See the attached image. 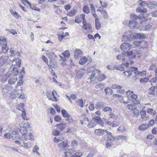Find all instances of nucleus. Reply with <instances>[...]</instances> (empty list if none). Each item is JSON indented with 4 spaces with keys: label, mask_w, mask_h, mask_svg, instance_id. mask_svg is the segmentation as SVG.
<instances>
[{
    "label": "nucleus",
    "mask_w": 157,
    "mask_h": 157,
    "mask_svg": "<svg viewBox=\"0 0 157 157\" xmlns=\"http://www.w3.org/2000/svg\"><path fill=\"white\" fill-rule=\"evenodd\" d=\"M20 67V60H17L13 61V64L12 65L11 68H13V73L11 74L10 72H7L4 76L2 77L1 81L2 82H5L9 78L8 81L9 83L10 84H13L17 80V78L16 76L18 74V68Z\"/></svg>",
    "instance_id": "obj_1"
},
{
    "label": "nucleus",
    "mask_w": 157,
    "mask_h": 157,
    "mask_svg": "<svg viewBox=\"0 0 157 157\" xmlns=\"http://www.w3.org/2000/svg\"><path fill=\"white\" fill-rule=\"evenodd\" d=\"M19 95L20 96L18 98L22 99L25 98V95L24 93L22 92V90L21 88V90H18L15 89L10 93L9 97L10 99H13L16 98Z\"/></svg>",
    "instance_id": "obj_2"
},
{
    "label": "nucleus",
    "mask_w": 157,
    "mask_h": 157,
    "mask_svg": "<svg viewBox=\"0 0 157 157\" xmlns=\"http://www.w3.org/2000/svg\"><path fill=\"white\" fill-rule=\"evenodd\" d=\"M125 56H130L131 59L135 58L137 56L138 58H140L142 56L141 52L137 49H134L129 51H127L124 53Z\"/></svg>",
    "instance_id": "obj_3"
},
{
    "label": "nucleus",
    "mask_w": 157,
    "mask_h": 157,
    "mask_svg": "<svg viewBox=\"0 0 157 157\" xmlns=\"http://www.w3.org/2000/svg\"><path fill=\"white\" fill-rule=\"evenodd\" d=\"M133 34L130 31H126L123 35L122 41L124 42H130L133 40Z\"/></svg>",
    "instance_id": "obj_4"
},
{
    "label": "nucleus",
    "mask_w": 157,
    "mask_h": 157,
    "mask_svg": "<svg viewBox=\"0 0 157 157\" xmlns=\"http://www.w3.org/2000/svg\"><path fill=\"white\" fill-rule=\"evenodd\" d=\"M21 138L22 142L23 144V145H21L22 147H23L25 149H28L31 147V145L30 144V143H29L28 141V140H30L29 138L27 136H22Z\"/></svg>",
    "instance_id": "obj_5"
},
{
    "label": "nucleus",
    "mask_w": 157,
    "mask_h": 157,
    "mask_svg": "<svg viewBox=\"0 0 157 157\" xmlns=\"http://www.w3.org/2000/svg\"><path fill=\"white\" fill-rule=\"evenodd\" d=\"M18 131L19 130L18 129L15 128L11 129L9 132H7L5 134L4 137L6 138H12L13 137V134H17Z\"/></svg>",
    "instance_id": "obj_6"
},
{
    "label": "nucleus",
    "mask_w": 157,
    "mask_h": 157,
    "mask_svg": "<svg viewBox=\"0 0 157 157\" xmlns=\"http://www.w3.org/2000/svg\"><path fill=\"white\" fill-rule=\"evenodd\" d=\"M68 141L65 140L57 144L58 147L61 151H65L69 147Z\"/></svg>",
    "instance_id": "obj_7"
},
{
    "label": "nucleus",
    "mask_w": 157,
    "mask_h": 157,
    "mask_svg": "<svg viewBox=\"0 0 157 157\" xmlns=\"http://www.w3.org/2000/svg\"><path fill=\"white\" fill-rule=\"evenodd\" d=\"M99 70H96L93 71L88 80H90V82H93L97 79V77L98 75Z\"/></svg>",
    "instance_id": "obj_8"
},
{
    "label": "nucleus",
    "mask_w": 157,
    "mask_h": 157,
    "mask_svg": "<svg viewBox=\"0 0 157 157\" xmlns=\"http://www.w3.org/2000/svg\"><path fill=\"white\" fill-rule=\"evenodd\" d=\"M56 95H57L56 92L55 90H53L52 92V94L48 93L47 96L48 99L55 102L58 101L56 96Z\"/></svg>",
    "instance_id": "obj_9"
},
{
    "label": "nucleus",
    "mask_w": 157,
    "mask_h": 157,
    "mask_svg": "<svg viewBox=\"0 0 157 157\" xmlns=\"http://www.w3.org/2000/svg\"><path fill=\"white\" fill-rule=\"evenodd\" d=\"M10 56L12 57H13L14 59H13L12 64L13 61H16L17 60H20V63H21V60L18 58V56L19 55V54L17 52H14L13 50L10 49Z\"/></svg>",
    "instance_id": "obj_10"
},
{
    "label": "nucleus",
    "mask_w": 157,
    "mask_h": 157,
    "mask_svg": "<svg viewBox=\"0 0 157 157\" xmlns=\"http://www.w3.org/2000/svg\"><path fill=\"white\" fill-rule=\"evenodd\" d=\"M9 61V57L7 56H2L0 57V67L4 64H7Z\"/></svg>",
    "instance_id": "obj_11"
},
{
    "label": "nucleus",
    "mask_w": 157,
    "mask_h": 157,
    "mask_svg": "<svg viewBox=\"0 0 157 157\" xmlns=\"http://www.w3.org/2000/svg\"><path fill=\"white\" fill-rule=\"evenodd\" d=\"M82 51L79 49H76L74 52V57L76 59H78L81 56L83 55Z\"/></svg>",
    "instance_id": "obj_12"
},
{
    "label": "nucleus",
    "mask_w": 157,
    "mask_h": 157,
    "mask_svg": "<svg viewBox=\"0 0 157 157\" xmlns=\"http://www.w3.org/2000/svg\"><path fill=\"white\" fill-rule=\"evenodd\" d=\"M132 45L129 43H123L120 46L121 49L124 52L129 50L131 48Z\"/></svg>",
    "instance_id": "obj_13"
},
{
    "label": "nucleus",
    "mask_w": 157,
    "mask_h": 157,
    "mask_svg": "<svg viewBox=\"0 0 157 157\" xmlns=\"http://www.w3.org/2000/svg\"><path fill=\"white\" fill-rule=\"evenodd\" d=\"M153 24L151 23L150 24L147 23H144L141 25V29L143 30H149L152 27Z\"/></svg>",
    "instance_id": "obj_14"
},
{
    "label": "nucleus",
    "mask_w": 157,
    "mask_h": 157,
    "mask_svg": "<svg viewBox=\"0 0 157 157\" xmlns=\"http://www.w3.org/2000/svg\"><path fill=\"white\" fill-rule=\"evenodd\" d=\"M82 25H83L82 27V29L87 30V32L91 31V25L90 24L86 21L85 22H82ZM87 33V32L85 33V34L86 35Z\"/></svg>",
    "instance_id": "obj_15"
},
{
    "label": "nucleus",
    "mask_w": 157,
    "mask_h": 157,
    "mask_svg": "<svg viewBox=\"0 0 157 157\" xmlns=\"http://www.w3.org/2000/svg\"><path fill=\"white\" fill-rule=\"evenodd\" d=\"M137 70V68L136 67H132L130 68L128 70L124 71L123 72V74L125 76L129 77L130 76L133 71H135Z\"/></svg>",
    "instance_id": "obj_16"
},
{
    "label": "nucleus",
    "mask_w": 157,
    "mask_h": 157,
    "mask_svg": "<svg viewBox=\"0 0 157 157\" xmlns=\"http://www.w3.org/2000/svg\"><path fill=\"white\" fill-rule=\"evenodd\" d=\"M97 11H99L103 15V18L104 19H107L108 18V14L106 10L102 9L101 7L99 9L97 10Z\"/></svg>",
    "instance_id": "obj_17"
},
{
    "label": "nucleus",
    "mask_w": 157,
    "mask_h": 157,
    "mask_svg": "<svg viewBox=\"0 0 157 157\" xmlns=\"http://www.w3.org/2000/svg\"><path fill=\"white\" fill-rule=\"evenodd\" d=\"M20 126V131L22 133L23 136H25L27 134V131L26 127L23 125L22 123H20L19 124Z\"/></svg>",
    "instance_id": "obj_18"
},
{
    "label": "nucleus",
    "mask_w": 157,
    "mask_h": 157,
    "mask_svg": "<svg viewBox=\"0 0 157 157\" xmlns=\"http://www.w3.org/2000/svg\"><path fill=\"white\" fill-rule=\"evenodd\" d=\"M75 152V148H72L69 149L67 151L65 152V156L66 157L71 156V155Z\"/></svg>",
    "instance_id": "obj_19"
},
{
    "label": "nucleus",
    "mask_w": 157,
    "mask_h": 157,
    "mask_svg": "<svg viewBox=\"0 0 157 157\" xmlns=\"http://www.w3.org/2000/svg\"><path fill=\"white\" fill-rule=\"evenodd\" d=\"M85 69L84 68H82L80 69L77 72L76 74V76L78 78H81L84 75L85 73Z\"/></svg>",
    "instance_id": "obj_20"
},
{
    "label": "nucleus",
    "mask_w": 157,
    "mask_h": 157,
    "mask_svg": "<svg viewBox=\"0 0 157 157\" xmlns=\"http://www.w3.org/2000/svg\"><path fill=\"white\" fill-rule=\"evenodd\" d=\"M138 22L134 20L130 21L129 23V26L130 28L133 29L137 27Z\"/></svg>",
    "instance_id": "obj_21"
},
{
    "label": "nucleus",
    "mask_w": 157,
    "mask_h": 157,
    "mask_svg": "<svg viewBox=\"0 0 157 157\" xmlns=\"http://www.w3.org/2000/svg\"><path fill=\"white\" fill-rule=\"evenodd\" d=\"M3 91L5 93H7L12 89V86H9L8 85H5L2 86Z\"/></svg>",
    "instance_id": "obj_22"
},
{
    "label": "nucleus",
    "mask_w": 157,
    "mask_h": 157,
    "mask_svg": "<svg viewBox=\"0 0 157 157\" xmlns=\"http://www.w3.org/2000/svg\"><path fill=\"white\" fill-rule=\"evenodd\" d=\"M94 133L97 136H102L104 134L105 130L101 129H96L94 131Z\"/></svg>",
    "instance_id": "obj_23"
},
{
    "label": "nucleus",
    "mask_w": 157,
    "mask_h": 157,
    "mask_svg": "<svg viewBox=\"0 0 157 157\" xmlns=\"http://www.w3.org/2000/svg\"><path fill=\"white\" fill-rule=\"evenodd\" d=\"M57 128L59 129L60 131L63 130L66 127L67 125L66 123H60L56 125Z\"/></svg>",
    "instance_id": "obj_24"
},
{
    "label": "nucleus",
    "mask_w": 157,
    "mask_h": 157,
    "mask_svg": "<svg viewBox=\"0 0 157 157\" xmlns=\"http://www.w3.org/2000/svg\"><path fill=\"white\" fill-rule=\"evenodd\" d=\"M144 35L143 33H136L135 34H133L132 37L133 39L134 38L136 39H139L141 38H144Z\"/></svg>",
    "instance_id": "obj_25"
},
{
    "label": "nucleus",
    "mask_w": 157,
    "mask_h": 157,
    "mask_svg": "<svg viewBox=\"0 0 157 157\" xmlns=\"http://www.w3.org/2000/svg\"><path fill=\"white\" fill-rule=\"evenodd\" d=\"M157 7V2H155L153 1L148 3L147 7L150 9L155 8Z\"/></svg>",
    "instance_id": "obj_26"
},
{
    "label": "nucleus",
    "mask_w": 157,
    "mask_h": 157,
    "mask_svg": "<svg viewBox=\"0 0 157 157\" xmlns=\"http://www.w3.org/2000/svg\"><path fill=\"white\" fill-rule=\"evenodd\" d=\"M148 46L147 43L145 41H140L139 48H147Z\"/></svg>",
    "instance_id": "obj_27"
},
{
    "label": "nucleus",
    "mask_w": 157,
    "mask_h": 157,
    "mask_svg": "<svg viewBox=\"0 0 157 157\" xmlns=\"http://www.w3.org/2000/svg\"><path fill=\"white\" fill-rule=\"evenodd\" d=\"M88 60V59L87 57L86 56H84L80 59L79 63L80 65H83L87 62Z\"/></svg>",
    "instance_id": "obj_28"
},
{
    "label": "nucleus",
    "mask_w": 157,
    "mask_h": 157,
    "mask_svg": "<svg viewBox=\"0 0 157 157\" xmlns=\"http://www.w3.org/2000/svg\"><path fill=\"white\" fill-rule=\"evenodd\" d=\"M98 75L97 77V80L101 81L104 80L106 78L104 74L101 73L100 71H99Z\"/></svg>",
    "instance_id": "obj_29"
},
{
    "label": "nucleus",
    "mask_w": 157,
    "mask_h": 157,
    "mask_svg": "<svg viewBox=\"0 0 157 157\" xmlns=\"http://www.w3.org/2000/svg\"><path fill=\"white\" fill-rule=\"evenodd\" d=\"M105 107V103L103 102H98L95 105V108L97 109L103 108Z\"/></svg>",
    "instance_id": "obj_30"
},
{
    "label": "nucleus",
    "mask_w": 157,
    "mask_h": 157,
    "mask_svg": "<svg viewBox=\"0 0 157 157\" xmlns=\"http://www.w3.org/2000/svg\"><path fill=\"white\" fill-rule=\"evenodd\" d=\"M132 100L133 101L135 102L136 104H138L140 101L137 100V96L135 94H132L130 96Z\"/></svg>",
    "instance_id": "obj_31"
},
{
    "label": "nucleus",
    "mask_w": 157,
    "mask_h": 157,
    "mask_svg": "<svg viewBox=\"0 0 157 157\" xmlns=\"http://www.w3.org/2000/svg\"><path fill=\"white\" fill-rule=\"evenodd\" d=\"M95 22L96 29L97 30H99L101 27V25L99 19L98 18H96L95 20Z\"/></svg>",
    "instance_id": "obj_32"
},
{
    "label": "nucleus",
    "mask_w": 157,
    "mask_h": 157,
    "mask_svg": "<svg viewBox=\"0 0 157 157\" xmlns=\"http://www.w3.org/2000/svg\"><path fill=\"white\" fill-rule=\"evenodd\" d=\"M109 119H111L112 120H117L118 118L117 115L112 112L109 113Z\"/></svg>",
    "instance_id": "obj_33"
},
{
    "label": "nucleus",
    "mask_w": 157,
    "mask_h": 157,
    "mask_svg": "<svg viewBox=\"0 0 157 157\" xmlns=\"http://www.w3.org/2000/svg\"><path fill=\"white\" fill-rule=\"evenodd\" d=\"M77 13V11L74 9L68 12L67 15L69 17H72L74 16Z\"/></svg>",
    "instance_id": "obj_34"
},
{
    "label": "nucleus",
    "mask_w": 157,
    "mask_h": 157,
    "mask_svg": "<svg viewBox=\"0 0 157 157\" xmlns=\"http://www.w3.org/2000/svg\"><path fill=\"white\" fill-rule=\"evenodd\" d=\"M125 56L124 53H122L121 54L117 55L116 58L118 60H124L125 59Z\"/></svg>",
    "instance_id": "obj_35"
},
{
    "label": "nucleus",
    "mask_w": 157,
    "mask_h": 157,
    "mask_svg": "<svg viewBox=\"0 0 157 157\" xmlns=\"http://www.w3.org/2000/svg\"><path fill=\"white\" fill-rule=\"evenodd\" d=\"M93 119L97 123L99 124H101L102 123V120L99 117L95 116L93 118Z\"/></svg>",
    "instance_id": "obj_36"
},
{
    "label": "nucleus",
    "mask_w": 157,
    "mask_h": 157,
    "mask_svg": "<svg viewBox=\"0 0 157 157\" xmlns=\"http://www.w3.org/2000/svg\"><path fill=\"white\" fill-rule=\"evenodd\" d=\"M148 128L147 124H144L140 125L139 128V129L141 131H144Z\"/></svg>",
    "instance_id": "obj_37"
},
{
    "label": "nucleus",
    "mask_w": 157,
    "mask_h": 157,
    "mask_svg": "<svg viewBox=\"0 0 157 157\" xmlns=\"http://www.w3.org/2000/svg\"><path fill=\"white\" fill-rule=\"evenodd\" d=\"M147 113L148 114H151L153 115H155L156 114V112L155 110H154L152 108H148L147 110Z\"/></svg>",
    "instance_id": "obj_38"
},
{
    "label": "nucleus",
    "mask_w": 157,
    "mask_h": 157,
    "mask_svg": "<svg viewBox=\"0 0 157 157\" xmlns=\"http://www.w3.org/2000/svg\"><path fill=\"white\" fill-rule=\"evenodd\" d=\"M113 70H120L121 71H124V68L121 66H118L117 65H114L113 67Z\"/></svg>",
    "instance_id": "obj_39"
},
{
    "label": "nucleus",
    "mask_w": 157,
    "mask_h": 157,
    "mask_svg": "<svg viewBox=\"0 0 157 157\" xmlns=\"http://www.w3.org/2000/svg\"><path fill=\"white\" fill-rule=\"evenodd\" d=\"M146 9L144 8L143 7H139L136 9L137 12H139L140 13H144L147 11Z\"/></svg>",
    "instance_id": "obj_40"
},
{
    "label": "nucleus",
    "mask_w": 157,
    "mask_h": 157,
    "mask_svg": "<svg viewBox=\"0 0 157 157\" xmlns=\"http://www.w3.org/2000/svg\"><path fill=\"white\" fill-rule=\"evenodd\" d=\"M10 11L11 14L16 18L18 19L20 17V15L16 11L12 10H10Z\"/></svg>",
    "instance_id": "obj_41"
},
{
    "label": "nucleus",
    "mask_w": 157,
    "mask_h": 157,
    "mask_svg": "<svg viewBox=\"0 0 157 157\" xmlns=\"http://www.w3.org/2000/svg\"><path fill=\"white\" fill-rule=\"evenodd\" d=\"M64 139V138L63 137H55L53 139V141L55 143H57L60 141L63 140Z\"/></svg>",
    "instance_id": "obj_42"
},
{
    "label": "nucleus",
    "mask_w": 157,
    "mask_h": 157,
    "mask_svg": "<svg viewBox=\"0 0 157 157\" xmlns=\"http://www.w3.org/2000/svg\"><path fill=\"white\" fill-rule=\"evenodd\" d=\"M127 108L129 110H133L135 109H136V106L132 104H129L127 105Z\"/></svg>",
    "instance_id": "obj_43"
},
{
    "label": "nucleus",
    "mask_w": 157,
    "mask_h": 157,
    "mask_svg": "<svg viewBox=\"0 0 157 157\" xmlns=\"http://www.w3.org/2000/svg\"><path fill=\"white\" fill-rule=\"evenodd\" d=\"M2 51L3 52L6 53L8 51L9 48L8 47L7 45V44H3L2 46Z\"/></svg>",
    "instance_id": "obj_44"
},
{
    "label": "nucleus",
    "mask_w": 157,
    "mask_h": 157,
    "mask_svg": "<svg viewBox=\"0 0 157 157\" xmlns=\"http://www.w3.org/2000/svg\"><path fill=\"white\" fill-rule=\"evenodd\" d=\"M62 55L65 57L68 58L70 56V54L69 51L68 50L65 51L64 52L62 53Z\"/></svg>",
    "instance_id": "obj_45"
},
{
    "label": "nucleus",
    "mask_w": 157,
    "mask_h": 157,
    "mask_svg": "<svg viewBox=\"0 0 157 157\" xmlns=\"http://www.w3.org/2000/svg\"><path fill=\"white\" fill-rule=\"evenodd\" d=\"M94 122L92 120L90 121L87 125L88 128H91L94 127L95 124L94 123Z\"/></svg>",
    "instance_id": "obj_46"
},
{
    "label": "nucleus",
    "mask_w": 157,
    "mask_h": 157,
    "mask_svg": "<svg viewBox=\"0 0 157 157\" xmlns=\"http://www.w3.org/2000/svg\"><path fill=\"white\" fill-rule=\"evenodd\" d=\"M132 111H133V117L137 118L139 115V110L137 109H135Z\"/></svg>",
    "instance_id": "obj_47"
},
{
    "label": "nucleus",
    "mask_w": 157,
    "mask_h": 157,
    "mask_svg": "<svg viewBox=\"0 0 157 157\" xmlns=\"http://www.w3.org/2000/svg\"><path fill=\"white\" fill-rule=\"evenodd\" d=\"M7 44L6 40V38H0V46H2L3 44Z\"/></svg>",
    "instance_id": "obj_48"
},
{
    "label": "nucleus",
    "mask_w": 157,
    "mask_h": 157,
    "mask_svg": "<svg viewBox=\"0 0 157 157\" xmlns=\"http://www.w3.org/2000/svg\"><path fill=\"white\" fill-rule=\"evenodd\" d=\"M39 149V148L38 146L37 145L35 146L33 148V152L35 153L38 155H40V153L38 152V150Z\"/></svg>",
    "instance_id": "obj_49"
},
{
    "label": "nucleus",
    "mask_w": 157,
    "mask_h": 157,
    "mask_svg": "<svg viewBox=\"0 0 157 157\" xmlns=\"http://www.w3.org/2000/svg\"><path fill=\"white\" fill-rule=\"evenodd\" d=\"M78 142L75 140H73L71 143L70 144V146L71 147H75L78 146Z\"/></svg>",
    "instance_id": "obj_50"
},
{
    "label": "nucleus",
    "mask_w": 157,
    "mask_h": 157,
    "mask_svg": "<svg viewBox=\"0 0 157 157\" xmlns=\"http://www.w3.org/2000/svg\"><path fill=\"white\" fill-rule=\"evenodd\" d=\"M61 113L63 117L65 118H67L69 116L67 112L65 109L62 110Z\"/></svg>",
    "instance_id": "obj_51"
},
{
    "label": "nucleus",
    "mask_w": 157,
    "mask_h": 157,
    "mask_svg": "<svg viewBox=\"0 0 157 157\" xmlns=\"http://www.w3.org/2000/svg\"><path fill=\"white\" fill-rule=\"evenodd\" d=\"M105 91L106 94H111L113 92V90L111 89L109 87L106 88L105 89Z\"/></svg>",
    "instance_id": "obj_52"
},
{
    "label": "nucleus",
    "mask_w": 157,
    "mask_h": 157,
    "mask_svg": "<svg viewBox=\"0 0 157 157\" xmlns=\"http://www.w3.org/2000/svg\"><path fill=\"white\" fill-rule=\"evenodd\" d=\"M77 104L80 106L81 107L83 106V102L82 99H79L77 101Z\"/></svg>",
    "instance_id": "obj_53"
},
{
    "label": "nucleus",
    "mask_w": 157,
    "mask_h": 157,
    "mask_svg": "<svg viewBox=\"0 0 157 157\" xmlns=\"http://www.w3.org/2000/svg\"><path fill=\"white\" fill-rule=\"evenodd\" d=\"M83 12L86 13L88 14L90 12V9L87 6H84L83 9Z\"/></svg>",
    "instance_id": "obj_54"
},
{
    "label": "nucleus",
    "mask_w": 157,
    "mask_h": 157,
    "mask_svg": "<svg viewBox=\"0 0 157 157\" xmlns=\"http://www.w3.org/2000/svg\"><path fill=\"white\" fill-rule=\"evenodd\" d=\"M140 23L141 25L143 24L144 22L147 21V19L145 17H141L140 18Z\"/></svg>",
    "instance_id": "obj_55"
},
{
    "label": "nucleus",
    "mask_w": 157,
    "mask_h": 157,
    "mask_svg": "<svg viewBox=\"0 0 157 157\" xmlns=\"http://www.w3.org/2000/svg\"><path fill=\"white\" fill-rule=\"evenodd\" d=\"M82 155L81 152L75 153L74 154L72 155L71 157H80Z\"/></svg>",
    "instance_id": "obj_56"
},
{
    "label": "nucleus",
    "mask_w": 157,
    "mask_h": 157,
    "mask_svg": "<svg viewBox=\"0 0 157 157\" xmlns=\"http://www.w3.org/2000/svg\"><path fill=\"white\" fill-rule=\"evenodd\" d=\"M104 86L103 84L101 83L97 84L95 86V88L96 89L98 90L101 88L102 89Z\"/></svg>",
    "instance_id": "obj_57"
},
{
    "label": "nucleus",
    "mask_w": 157,
    "mask_h": 157,
    "mask_svg": "<svg viewBox=\"0 0 157 157\" xmlns=\"http://www.w3.org/2000/svg\"><path fill=\"white\" fill-rule=\"evenodd\" d=\"M82 20L80 17L78 16H76L75 20V22L78 23L79 24L82 22Z\"/></svg>",
    "instance_id": "obj_58"
},
{
    "label": "nucleus",
    "mask_w": 157,
    "mask_h": 157,
    "mask_svg": "<svg viewBox=\"0 0 157 157\" xmlns=\"http://www.w3.org/2000/svg\"><path fill=\"white\" fill-rule=\"evenodd\" d=\"M130 17L131 19L133 20H137L139 19V17L135 14H131L130 15Z\"/></svg>",
    "instance_id": "obj_59"
},
{
    "label": "nucleus",
    "mask_w": 157,
    "mask_h": 157,
    "mask_svg": "<svg viewBox=\"0 0 157 157\" xmlns=\"http://www.w3.org/2000/svg\"><path fill=\"white\" fill-rule=\"evenodd\" d=\"M102 110L105 112H111L112 110V109L111 107L106 106L105 107H104V108H103Z\"/></svg>",
    "instance_id": "obj_60"
},
{
    "label": "nucleus",
    "mask_w": 157,
    "mask_h": 157,
    "mask_svg": "<svg viewBox=\"0 0 157 157\" xmlns=\"http://www.w3.org/2000/svg\"><path fill=\"white\" fill-rule=\"evenodd\" d=\"M148 78L146 77H144L141 78L140 80V82L141 83H144V82L146 83L148 82Z\"/></svg>",
    "instance_id": "obj_61"
},
{
    "label": "nucleus",
    "mask_w": 157,
    "mask_h": 157,
    "mask_svg": "<svg viewBox=\"0 0 157 157\" xmlns=\"http://www.w3.org/2000/svg\"><path fill=\"white\" fill-rule=\"evenodd\" d=\"M22 117L24 120H27L28 119L26 115V112H25V109H23V111H22Z\"/></svg>",
    "instance_id": "obj_62"
},
{
    "label": "nucleus",
    "mask_w": 157,
    "mask_h": 157,
    "mask_svg": "<svg viewBox=\"0 0 157 157\" xmlns=\"http://www.w3.org/2000/svg\"><path fill=\"white\" fill-rule=\"evenodd\" d=\"M111 88L113 89H117V90L122 88V86H121L114 84L112 85Z\"/></svg>",
    "instance_id": "obj_63"
},
{
    "label": "nucleus",
    "mask_w": 157,
    "mask_h": 157,
    "mask_svg": "<svg viewBox=\"0 0 157 157\" xmlns=\"http://www.w3.org/2000/svg\"><path fill=\"white\" fill-rule=\"evenodd\" d=\"M24 105L23 103H20L19 105V106H18V109L21 111H23V109H25L24 108Z\"/></svg>",
    "instance_id": "obj_64"
}]
</instances>
